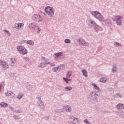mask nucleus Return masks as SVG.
Returning a JSON list of instances; mask_svg holds the SVG:
<instances>
[{
	"label": "nucleus",
	"instance_id": "nucleus-1",
	"mask_svg": "<svg viewBox=\"0 0 124 124\" xmlns=\"http://www.w3.org/2000/svg\"><path fill=\"white\" fill-rule=\"evenodd\" d=\"M92 15L96 19H97L99 20V21H100V22H104V17H103V16L99 13V12L97 11H92L91 12Z\"/></svg>",
	"mask_w": 124,
	"mask_h": 124
},
{
	"label": "nucleus",
	"instance_id": "nucleus-2",
	"mask_svg": "<svg viewBox=\"0 0 124 124\" xmlns=\"http://www.w3.org/2000/svg\"><path fill=\"white\" fill-rule=\"evenodd\" d=\"M53 9V8L52 7L46 6L45 7V12L47 14L49 17H53L54 14H55V12Z\"/></svg>",
	"mask_w": 124,
	"mask_h": 124
},
{
	"label": "nucleus",
	"instance_id": "nucleus-3",
	"mask_svg": "<svg viewBox=\"0 0 124 124\" xmlns=\"http://www.w3.org/2000/svg\"><path fill=\"white\" fill-rule=\"evenodd\" d=\"M32 19L34 22H37V23H41L43 21L42 16L38 14L32 15Z\"/></svg>",
	"mask_w": 124,
	"mask_h": 124
},
{
	"label": "nucleus",
	"instance_id": "nucleus-4",
	"mask_svg": "<svg viewBox=\"0 0 124 124\" xmlns=\"http://www.w3.org/2000/svg\"><path fill=\"white\" fill-rule=\"evenodd\" d=\"M29 27L30 30H31V31H36V30H37L36 31L37 33H39V32H40V31H41V29H40L39 27L36 26V25H35L34 23L30 24Z\"/></svg>",
	"mask_w": 124,
	"mask_h": 124
},
{
	"label": "nucleus",
	"instance_id": "nucleus-5",
	"mask_svg": "<svg viewBox=\"0 0 124 124\" xmlns=\"http://www.w3.org/2000/svg\"><path fill=\"white\" fill-rule=\"evenodd\" d=\"M88 25L91 29L94 28V26L96 25V23L94 20H90L88 22Z\"/></svg>",
	"mask_w": 124,
	"mask_h": 124
},
{
	"label": "nucleus",
	"instance_id": "nucleus-6",
	"mask_svg": "<svg viewBox=\"0 0 124 124\" xmlns=\"http://www.w3.org/2000/svg\"><path fill=\"white\" fill-rule=\"evenodd\" d=\"M90 96L93 97L94 99L97 98V97H99V95L97 94V93H95V92H91L90 93Z\"/></svg>",
	"mask_w": 124,
	"mask_h": 124
},
{
	"label": "nucleus",
	"instance_id": "nucleus-7",
	"mask_svg": "<svg viewBox=\"0 0 124 124\" xmlns=\"http://www.w3.org/2000/svg\"><path fill=\"white\" fill-rule=\"evenodd\" d=\"M37 104L39 106H40V108H41L42 110H44V108H45V106L44 105V103L41 100H39L38 101Z\"/></svg>",
	"mask_w": 124,
	"mask_h": 124
},
{
	"label": "nucleus",
	"instance_id": "nucleus-8",
	"mask_svg": "<svg viewBox=\"0 0 124 124\" xmlns=\"http://www.w3.org/2000/svg\"><path fill=\"white\" fill-rule=\"evenodd\" d=\"M2 67L3 68V70H5V69H7L9 68V66H8V63L6 62H3L2 63Z\"/></svg>",
	"mask_w": 124,
	"mask_h": 124
},
{
	"label": "nucleus",
	"instance_id": "nucleus-9",
	"mask_svg": "<svg viewBox=\"0 0 124 124\" xmlns=\"http://www.w3.org/2000/svg\"><path fill=\"white\" fill-rule=\"evenodd\" d=\"M94 30L96 32H98L99 31H102V27H100L97 24H96L94 27Z\"/></svg>",
	"mask_w": 124,
	"mask_h": 124
},
{
	"label": "nucleus",
	"instance_id": "nucleus-10",
	"mask_svg": "<svg viewBox=\"0 0 124 124\" xmlns=\"http://www.w3.org/2000/svg\"><path fill=\"white\" fill-rule=\"evenodd\" d=\"M121 19H123V17L120 16L116 21L118 26H122V25H123V22L122 21V20H121Z\"/></svg>",
	"mask_w": 124,
	"mask_h": 124
},
{
	"label": "nucleus",
	"instance_id": "nucleus-11",
	"mask_svg": "<svg viewBox=\"0 0 124 124\" xmlns=\"http://www.w3.org/2000/svg\"><path fill=\"white\" fill-rule=\"evenodd\" d=\"M27 43V44H29V45H31V46H33L34 45V42L32 40H23V43Z\"/></svg>",
	"mask_w": 124,
	"mask_h": 124
},
{
	"label": "nucleus",
	"instance_id": "nucleus-12",
	"mask_svg": "<svg viewBox=\"0 0 124 124\" xmlns=\"http://www.w3.org/2000/svg\"><path fill=\"white\" fill-rule=\"evenodd\" d=\"M11 94H13V97H15V94H14V93L11 91H9L7 92V93H5V95L6 96H10Z\"/></svg>",
	"mask_w": 124,
	"mask_h": 124
},
{
	"label": "nucleus",
	"instance_id": "nucleus-13",
	"mask_svg": "<svg viewBox=\"0 0 124 124\" xmlns=\"http://www.w3.org/2000/svg\"><path fill=\"white\" fill-rule=\"evenodd\" d=\"M105 24L108 27H111V25H112V22H111V21H110L109 19H107L105 21Z\"/></svg>",
	"mask_w": 124,
	"mask_h": 124
},
{
	"label": "nucleus",
	"instance_id": "nucleus-14",
	"mask_svg": "<svg viewBox=\"0 0 124 124\" xmlns=\"http://www.w3.org/2000/svg\"><path fill=\"white\" fill-rule=\"evenodd\" d=\"M55 56L56 57H55V59L57 60L59 57H61L62 56V52H57V53H54Z\"/></svg>",
	"mask_w": 124,
	"mask_h": 124
},
{
	"label": "nucleus",
	"instance_id": "nucleus-15",
	"mask_svg": "<svg viewBox=\"0 0 124 124\" xmlns=\"http://www.w3.org/2000/svg\"><path fill=\"white\" fill-rule=\"evenodd\" d=\"M72 124H79V120H78V118L74 117L73 118V121H71Z\"/></svg>",
	"mask_w": 124,
	"mask_h": 124
},
{
	"label": "nucleus",
	"instance_id": "nucleus-16",
	"mask_svg": "<svg viewBox=\"0 0 124 124\" xmlns=\"http://www.w3.org/2000/svg\"><path fill=\"white\" fill-rule=\"evenodd\" d=\"M117 108L120 110H123V109H124V105L123 104H118L117 106Z\"/></svg>",
	"mask_w": 124,
	"mask_h": 124
},
{
	"label": "nucleus",
	"instance_id": "nucleus-17",
	"mask_svg": "<svg viewBox=\"0 0 124 124\" xmlns=\"http://www.w3.org/2000/svg\"><path fill=\"white\" fill-rule=\"evenodd\" d=\"M0 105L1 107H2L3 108H5L6 107H8V104L6 103H4V102H1L0 103Z\"/></svg>",
	"mask_w": 124,
	"mask_h": 124
},
{
	"label": "nucleus",
	"instance_id": "nucleus-18",
	"mask_svg": "<svg viewBox=\"0 0 124 124\" xmlns=\"http://www.w3.org/2000/svg\"><path fill=\"white\" fill-rule=\"evenodd\" d=\"M38 67L40 68H44V67H46V65H45V62H41L38 65Z\"/></svg>",
	"mask_w": 124,
	"mask_h": 124
},
{
	"label": "nucleus",
	"instance_id": "nucleus-19",
	"mask_svg": "<svg viewBox=\"0 0 124 124\" xmlns=\"http://www.w3.org/2000/svg\"><path fill=\"white\" fill-rule=\"evenodd\" d=\"M64 109L65 110L66 112H71V108L69 105L65 107Z\"/></svg>",
	"mask_w": 124,
	"mask_h": 124
},
{
	"label": "nucleus",
	"instance_id": "nucleus-20",
	"mask_svg": "<svg viewBox=\"0 0 124 124\" xmlns=\"http://www.w3.org/2000/svg\"><path fill=\"white\" fill-rule=\"evenodd\" d=\"M99 82L100 83H106L107 82V79L106 78L102 77L100 78Z\"/></svg>",
	"mask_w": 124,
	"mask_h": 124
},
{
	"label": "nucleus",
	"instance_id": "nucleus-21",
	"mask_svg": "<svg viewBox=\"0 0 124 124\" xmlns=\"http://www.w3.org/2000/svg\"><path fill=\"white\" fill-rule=\"evenodd\" d=\"M81 72L83 76H85V77H88V72H87V70L83 69L82 70Z\"/></svg>",
	"mask_w": 124,
	"mask_h": 124
},
{
	"label": "nucleus",
	"instance_id": "nucleus-22",
	"mask_svg": "<svg viewBox=\"0 0 124 124\" xmlns=\"http://www.w3.org/2000/svg\"><path fill=\"white\" fill-rule=\"evenodd\" d=\"M77 41H78V42H79V44H81V45H84V44H85V42H86V41H85V40L84 39H78L77 40Z\"/></svg>",
	"mask_w": 124,
	"mask_h": 124
},
{
	"label": "nucleus",
	"instance_id": "nucleus-23",
	"mask_svg": "<svg viewBox=\"0 0 124 124\" xmlns=\"http://www.w3.org/2000/svg\"><path fill=\"white\" fill-rule=\"evenodd\" d=\"M92 86H93V88L95 89V90H97V91H98L99 92L101 91L100 88L98 87V86H97L96 84L93 83Z\"/></svg>",
	"mask_w": 124,
	"mask_h": 124
},
{
	"label": "nucleus",
	"instance_id": "nucleus-24",
	"mask_svg": "<svg viewBox=\"0 0 124 124\" xmlns=\"http://www.w3.org/2000/svg\"><path fill=\"white\" fill-rule=\"evenodd\" d=\"M71 75H72V72L71 71H68L67 74L66 75L67 78H70Z\"/></svg>",
	"mask_w": 124,
	"mask_h": 124
},
{
	"label": "nucleus",
	"instance_id": "nucleus-25",
	"mask_svg": "<svg viewBox=\"0 0 124 124\" xmlns=\"http://www.w3.org/2000/svg\"><path fill=\"white\" fill-rule=\"evenodd\" d=\"M21 52L23 55H27V54H28V50L25 48H22Z\"/></svg>",
	"mask_w": 124,
	"mask_h": 124
},
{
	"label": "nucleus",
	"instance_id": "nucleus-26",
	"mask_svg": "<svg viewBox=\"0 0 124 124\" xmlns=\"http://www.w3.org/2000/svg\"><path fill=\"white\" fill-rule=\"evenodd\" d=\"M111 72L112 73H115V72H117V66H116V65H114V66L112 67Z\"/></svg>",
	"mask_w": 124,
	"mask_h": 124
},
{
	"label": "nucleus",
	"instance_id": "nucleus-27",
	"mask_svg": "<svg viewBox=\"0 0 124 124\" xmlns=\"http://www.w3.org/2000/svg\"><path fill=\"white\" fill-rule=\"evenodd\" d=\"M64 90L66 92H69V91H71L72 90V87H69V86H67L64 88Z\"/></svg>",
	"mask_w": 124,
	"mask_h": 124
},
{
	"label": "nucleus",
	"instance_id": "nucleus-28",
	"mask_svg": "<svg viewBox=\"0 0 124 124\" xmlns=\"http://www.w3.org/2000/svg\"><path fill=\"white\" fill-rule=\"evenodd\" d=\"M23 46H17L16 49L18 52H22V50H23Z\"/></svg>",
	"mask_w": 124,
	"mask_h": 124
},
{
	"label": "nucleus",
	"instance_id": "nucleus-29",
	"mask_svg": "<svg viewBox=\"0 0 124 124\" xmlns=\"http://www.w3.org/2000/svg\"><path fill=\"white\" fill-rule=\"evenodd\" d=\"M60 66L52 68V70L53 72H57V71L59 70Z\"/></svg>",
	"mask_w": 124,
	"mask_h": 124
},
{
	"label": "nucleus",
	"instance_id": "nucleus-30",
	"mask_svg": "<svg viewBox=\"0 0 124 124\" xmlns=\"http://www.w3.org/2000/svg\"><path fill=\"white\" fill-rule=\"evenodd\" d=\"M23 96H24V94L22 93H19V94L17 95V98L18 99H21Z\"/></svg>",
	"mask_w": 124,
	"mask_h": 124
},
{
	"label": "nucleus",
	"instance_id": "nucleus-31",
	"mask_svg": "<svg viewBox=\"0 0 124 124\" xmlns=\"http://www.w3.org/2000/svg\"><path fill=\"white\" fill-rule=\"evenodd\" d=\"M64 42L66 44H69V43H71V41L69 39H65L64 40Z\"/></svg>",
	"mask_w": 124,
	"mask_h": 124
},
{
	"label": "nucleus",
	"instance_id": "nucleus-32",
	"mask_svg": "<svg viewBox=\"0 0 124 124\" xmlns=\"http://www.w3.org/2000/svg\"><path fill=\"white\" fill-rule=\"evenodd\" d=\"M114 44L116 45V46H117V47H122V46H123L122 45V44H120L119 43L116 42H115Z\"/></svg>",
	"mask_w": 124,
	"mask_h": 124
},
{
	"label": "nucleus",
	"instance_id": "nucleus-33",
	"mask_svg": "<svg viewBox=\"0 0 124 124\" xmlns=\"http://www.w3.org/2000/svg\"><path fill=\"white\" fill-rule=\"evenodd\" d=\"M19 29H24V24L19 23Z\"/></svg>",
	"mask_w": 124,
	"mask_h": 124
},
{
	"label": "nucleus",
	"instance_id": "nucleus-34",
	"mask_svg": "<svg viewBox=\"0 0 124 124\" xmlns=\"http://www.w3.org/2000/svg\"><path fill=\"white\" fill-rule=\"evenodd\" d=\"M63 80L65 82L66 84H68V78H63Z\"/></svg>",
	"mask_w": 124,
	"mask_h": 124
},
{
	"label": "nucleus",
	"instance_id": "nucleus-35",
	"mask_svg": "<svg viewBox=\"0 0 124 124\" xmlns=\"http://www.w3.org/2000/svg\"><path fill=\"white\" fill-rule=\"evenodd\" d=\"M83 46H85V47H89V46H90V44L88 42H85Z\"/></svg>",
	"mask_w": 124,
	"mask_h": 124
},
{
	"label": "nucleus",
	"instance_id": "nucleus-36",
	"mask_svg": "<svg viewBox=\"0 0 124 124\" xmlns=\"http://www.w3.org/2000/svg\"><path fill=\"white\" fill-rule=\"evenodd\" d=\"M120 17V16H116V18H114L112 19L113 21H115V22H117V20H118V18Z\"/></svg>",
	"mask_w": 124,
	"mask_h": 124
},
{
	"label": "nucleus",
	"instance_id": "nucleus-37",
	"mask_svg": "<svg viewBox=\"0 0 124 124\" xmlns=\"http://www.w3.org/2000/svg\"><path fill=\"white\" fill-rule=\"evenodd\" d=\"M12 63H15L16 62V59L15 58H11Z\"/></svg>",
	"mask_w": 124,
	"mask_h": 124
},
{
	"label": "nucleus",
	"instance_id": "nucleus-38",
	"mask_svg": "<svg viewBox=\"0 0 124 124\" xmlns=\"http://www.w3.org/2000/svg\"><path fill=\"white\" fill-rule=\"evenodd\" d=\"M4 31H5V32H6V33H7L8 35L9 36L10 35H11V33L8 31L6 30H4Z\"/></svg>",
	"mask_w": 124,
	"mask_h": 124
},
{
	"label": "nucleus",
	"instance_id": "nucleus-39",
	"mask_svg": "<svg viewBox=\"0 0 124 124\" xmlns=\"http://www.w3.org/2000/svg\"><path fill=\"white\" fill-rule=\"evenodd\" d=\"M15 28L16 29V30H19L20 29L19 24L18 23L16 25H15Z\"/></svg>",
	"mask_w": 124,
	"mask_h": 124
},
{
	"label": "nucleus",
	"instance_id": "nucleus-40",
	"mask_svg": "<svg viewBox=\"0 0 124 124\" xmlns=\"http://www.w3.org/2000/svg\"><path fill=\"white\" fill-rule=\"evenodd\" d=\"M84 122L86 124H91V123L89 122V121H88V119H85L84 120Z\"/></svg>",
	"mask_w": 124,
	"mask_h": 124
},
{
	"label": "nucleus",
	"instance_id": "nucleus-41",
	"mask_svg": "<svg viewBox=\"0 0 124 124\" xmlns=\"http://www.w3.org/2000/svg\"><path fill=\"white\" fill-rule=\"evenodd\" d=\"M55 112L57 113V115H59V114H61V113H62L60 109H57L55 110Z\"/></svg>",
	"mask_w": 124,
	"mask_h": 124
},
{
	"label": "nucleus",
	"instance_id": "nucleus-42",
	"mask_svg": "<svg viewBox=\"0 0 124 124\" xmlns=\"http://www.w3.org/2000/svg\"><path fill=\"white\" fill-rule=\"evenodd\" d=\"M23 59L24 60H25V61H26V62H30V59H29V58L27 57H24L23 58Z\"/></svg>",
	"mask_w": 124,
	"mask_h": 124
},
{
	"label": "nucleus",
	"instance_id": "nucleus-43",
	"mask_svg": "<svg viewBox=\"0 0 124 124\" xmlns=\"http://www.w3.org/2000/svg\"><path fill=\"white\" fill-rule=\"evenodd\" d=\"M13 118L15 119V120H19L20 119V118L18 117V116L16 115H14Z\"/></svg>",
	"mask_w": 124,
	"mask_h": 124
},
{
	"label": "nucleus",
	"instance_id": "nucleus-44",
	"mask_svg": "<svg viewBox=\"0 0 124 124\" xmlns=\"http://www.w3.org/2000/svg\"><path fill=\"white\" fill-rule=\"evenodd\" d=\"M116 95L117 96L116 97H120L121 98L122 95L119 93H117Z\"/></svg>",
	"mask_w": 124,
	"mask_h": 124
},
{
	"label": "nucleus",
	"instance_id": "nucleus-45",
	"mask_svg": "<svg viewBox=\"0 0 124 124\" xmlns=\"http://www.w3.org/2000/svg\"><path fill=\"white\" fill-rule=\"evenodd\" d=\"M9 109H11V110H12V111H13L14 112V108H13L12 107H9Z\"/></svg>",
	"mask_w": 124,
	"mask_h": 124
},
{
	"label": "nucleus",
	"instance_id": "nucleus-46",
	"mask_svg": "<svg viewBox=\"0 0 124 124\" xmlns=\"http://www.w3.org/2000/svg\"><path fill=\"white\" fill-rule=\"evenodd\" d=\"M50 66H51V67H53V66H55V64H54V63H50Z\"/></svg>",
	"mask_w": 124,
	"mask_h": 124
},
{
	"label": "nucleus",
	"instance_id": "nucleus-47",
	"mask_svg": "<svg viewBox=\"0 0 124 124\" xmlns=\"http://www.w3.org/2000/svg\"><path fill=\"white\" fill-rule=\"evenodd\" d=\"M3 62V61L0 60V65H2Z\"/></svg>",
	"mask_w": 124,
	"mask_h": 124
},
{
	"label": "nucleus",
	"instance_id": "nucleus-48",
	"mask_svg": "<svg viewBox=\"0 0 124 124\" xmlns=\"http://www.w3.org/2000/svg\"><path fill=\"white\" fill-rule=\"evenodd\" d=\"M45 65H46V64H50L51 63V62H45Z\"/></svg>",
	"mask_w": 124,
	"mask_h": 124
},
{
	"label": "nucleus",
	"instance_id": "nucleus-49",
	"mask_svg": "<svg viewBox=\"0 0 124 124\" xmlns=\"http://www.w3.org/2000/svg\"><path fill=\"white\" fill-rule=\"evenodd\" d=\"M15 113H21V112H19L18 110H14V111Z\"/></svg>",
	"mask_w": 124,
	"mask_h": 124
},
{
	"label": "nucleus",
	"instance_id": "nucleus-50",
	"mask_svg": "<svg viewBox=\"0 0 124 124\" xmlns=\"http://www.w3.org/2000/svg\"><path fill=\"white\" fill-rule=\"evenodd\" d=\"M36 98L38 99V100H41V98H40V97H37Z\"/></svg>",
	"mask_w": 124,
	"mask_h": 124
},
{
	"label": "nucleus",
	"instance_id": "nucleus-51",
	"mask_svg": "<svg viewBox=\"0 0 124 124\" xmlns=\"http://www.w3.org/2000/svg\"><path fill=\"white\" fill-rule=\"evenodd\" d=\"M64 111V110H63V109H61L60 110V112H61V113H62H62H63Z\"/></svg>",
	"mask_w": 124,
	"mask_h": 124
},
{
	"label": "nucleus",
	"instance_id": "nucleus-52",
	"mask_svg": "<svg viewBox=\"0 0 124 124\" xmlns=\"http://www.w3.org/2000/svg\"><path fill=\"white\" fill-rule=\"evenodd\" d=\"M63 66V64H60V66H59V67H62Z\"/></svg>",
	"mask_w": 124,
	"mask_h": 124
},
{
	"label": "nucleus",
	"instance_id": "nucleus-53",
	"mask_svg": "<svg viewBox=\"0 0 124 124\" xmlns=\"http://www.w3.org/2000/svg\"><path fill=\"white\" fill-rule=\"evenodd\" d=\"M41 13H43V14H44V15H45V16H46V14H45V13H43V12H41Z\"/></svg>",
	"mask_w": 124,
	"mask_h": 124
},
{
	"label": "nucleus",
	"instance_id": "nucleus-54",
	"mask_svg": "<svg viewBox=\"0 0 124 124\" xmlns=\"http://www.w3.org/2000/svg\"><path fill=\"white\" fill-rule=\"evenodd\" d=\"M68 81H71V79L68 78Z\"/></svg>",
	"mask_w": 124,
	"mask_h": 124
},
{
	"label": "nucleus",
	"instance_id": "nucleus-55",
	"mask_svg": "<svg viewBox=\"0 0 124 124\" xmlns=\"http://www.w3.org/2000/svg\"><path fill=\"white\" fill-rule=\"evenodd\" d=\"M31 88H33V86L31 85Z\"/></svg>",
	"mask_w": 124,
	"mask_h": 124
},
{
	"label": "nucleus",
	"instance_id": "nucleus-56",
	"mask_svg": "<svg viewBox=\"0 0 124 124\" xmlns=\"http://www.w3.org/2000/svg\"><path fill=\"white\" fill-rule=\"evenodd\" d=\"M42 59H45V57H42Z\"/></svg>",
	"mask_w": 124,
	"mask_h": 124
},
{
	"label": "nucleus",
	"instance_id": "nucleus-57",
	"mask_svg": "<svg viewBox=\"0 0 124 124\" xmlns=\"http://www.w3.org/2000/svg\"><path fill=\"white\" fill-rule=\"evenodd\" d=\"M1 89V86H0V90Z\"/></svg>",
	"mask_w": 124,
	"mask_h": 124
},
{
	"label": "nucleus",
	"instance_id": "nucleus-58",
	"mask_svg": "<svg viewBox=\"0 0 124 124\" xmlns=\"http://www.w3.org/2000/svg\"><path fill=\"white\" fill-rule=\"evenodd\" d=\"M23 67H26V66H24Z\"/></svg>",
	"mask_w": 124,
	"mask_h": 124
},
{
	"label": "nucleus",
	"instance_id": "nucleus-59",
	"mask_svg": "<svg viewBox=\"0 0 124 124\" xmlns=\"http://www.w3.org/2000/svg\"><path fill=\"white\" fill-rule=\"evenodd\" d=\"M12 97H14L13 96H13H12Z\"/></svg>",
	"mask_w": 124,
	"mask_h": 124
},
{
	"label": "nucleus",
	"instance_id": "nucleus-60",
	"mask_svg": "<svg viewBox=\"0 0 124 124\" xmlns=\"http://www.w3.org/2000/svg\"><path fill=\"white\" fill-rule=\"evenodd\" d=\"M30 88H31V85H30Z\"/></svg>",
	"mask_w": 124,
	"mask_h": 124
}]
</instances>
